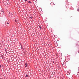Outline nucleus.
Here are the masks:
<instances>
[{"mask_svg":"<svg viewBox=\"0 0 79 79\" xmlns=\"http://www.w3.org/2000/svg\"><path fill=\"white\" fill-rule=\"evenodd\" d=\"M69 5H70V3L69 2H67L66 7L69 6Z\"/></svg>","mask_w":79,"mask_h":79,"instance_id":"obj_1","label":"nucleus"},{"mask_svg":"<svg viewBox=\"0 0 79 79\" xmlns=\"http://www.w3.org/2000/svg\"><path fill=\"white\" fill-rule=\"evenodd\" d=\"M51 5L52 6L54 5V2H51L50 3Z\"/></svg>","mask_w":79,"mask_h":79,"instance_id":"obj_2","label":"nucleus"},{"mask_svg":"<svg viewBox=\"0 0 79 79\" xmlns=\"http://www.w3.org/2000/svg\"><path fill=\"white\" fill-rule=\"evenodd\" d=\"M25 67H27L28 66V65H27V63H26L25 64Z\"/></svg>","mask_w":79,"mask_h":79,"instance_id":"obj_3","label":"nucleus"},{"mask_svg":"<svg viewBox=\"0 0 79 79\" xmlns=\"http://www.w3.org/2000/svg\"><path fill=\"white\" fill-rule=\"evenodd\" d=\"M59 56H61L62 55V54L61 53H59Z\"/></svg>","mask_w":79,"mask_h":79,"instance_id":"obj_4","label":"nucleus"},{"mask_svg":"<svg viewBox=\"0 0 79 79\" xmlns=\"http://www.w3.org/2000/svg\"><path fill=\"white\" fill-rule=\"evenodd\" d=\"M39 27L40 29H42V26H39Z\"/></svg>","mask_w":79,"mask_h":79,"instance_id":"obj_5","label":"nucleus"},{"mask_svg":"<svg viewBox=\"0 0 79 79\" xmlns=\"http://www.w3.org/2000/svg\"><path fill=\"white\" fill-rule=\"evenodd\" d=\"M28 3H30V4H31V2L30 1H28Z\"/></svg>","mask_w":79,"mask_h":79,"instance_id":"obj_6","label":"nucleus"},{"mask_svg":"<svg viewBox=\"0 0 79 79\" xmlns=\"http://www.w3.org/2000/svg\"><path fill=\"white\" fill-rule=\"evenodd\" d=\"M1 12H3V13H2V14H4V13L3 12V10H1Z\"/></svg>","mask_w":79,"mask_h":79,"instance_id":"obj_7","label":"nucleus"},{"mask_svg":"<svg viewBox=\"0 0 79 79\" xmlns=\"http://www.w3.org/2000/svg\"><path fill=\"white\" fill-rule=\"evenodd\" d=\"M77 10L79 12V8H78V9H77Z\"/></svg>","mask_w":79,"mask_h":79,"instance_id":"obj_8","label":"nucleus"},{"mask_svg":"<svg viewBox=\"0 0 79 79\" xmlns=\"http://www.w3.org/2000/svg\"><path fill=\"white\" fill-rule=\"evenodd\" d=\"M68 2V0H66L65 2L66 3H67Z\"/></svg>","mask_w":79,"mask_h":79,"instance_id":"obj_9","label":"nucleus"},{"mask_svg":"<svg viewBox=\"0 0 79 79\" xmlns=\"http://www.w3.org/2000/svg\"><path fill=\"white\" fill-rule=\"evenodd\" d=\"M28 76V75L26 74V76H25V77H27Z\"/></svg>","mask_w":79,"mask_h":79,"instance_id":"obj_10","label":"nucleus"},{"mask_svg":"<svg viewBox=\"0 0 79 79\" xmlns=\"http://www.w3.org/2000/svg\"><path fill=\"white\" fill-rule=\"evenodd\" d=\"M30 18L31 19H33V17H32V16H31V17H30Z\"/></svg>","mask_w":79,"mask_h":79,"instance_id":"obj_11","label":"nucleus"},{"mask_svg":"<svg viewBox=\"0 0 79 79\" xmlns=\"http://www.w3.org/2000/svg\"><path fill=\"white\" fill-rule=\"evenodd\" d=\"M66 66H64V68H66Z\"/></svg>","mask_w":79,"mask_h":79,"instance_id":"obj_12","label":"nucleus"},{"mask_svg":"<svg viewBox=\"0 0 79 79\" xmlns=\"http://www.w3.org/2000/svg\"><path fill=\"white\" fill-rule=\"evenodd\" d=\"M6 24H9V23H8V22H7Z\"/></svg>","mask_w":79,"mask_h":79,"instance_id":"obj_13","label":"nucleus"},{"mask_svg":"<svg viewBox=\"0 0 79 79\" xmlns=\"http://www.w3.org/2000/svg\"><path fill=\"white\" fill-rule=\"evenodd\" d=\"M2 68V65H0V68Z\"/></svg>","mask_w":79,"mask_h":79,"instance_id":"obj_14","label":"nucleus"},{"mask_svg":"<svg viewBox=\"0 0 79 79\" xmlns=\"http://www.w3.org/2000/svg\"><path fill=\"white\" fill-rule=\"evenodd\" d=\"M4 2L5 3H7L6 2Z\"/></svg>","mask_w":79,"mask_h":79,"instance_id":"obj_15","label":"nucleus"},{"mask_svg":"<svg viewBox=\"0 0 79 79\" xmlns=\"http://www.w3.org/2000/svg\"><path fill=\"white\" fill-rule=\"evenodd\" d=\"M15 22H17V20H15Z\"/></svg>","mask_w":79,"mask_h":79,"instance_id":"obj_16","label":"nucleus"},{"mask_svg":"<svg viewBox=\"0 0 79 79\" xmlns=\"http://www.w3.org/2000/svg\"><path fill=\"white\" fill-rule=\"evenodd\" d=\"M52 63H54V61H52Z\"/></svg>","mask_w":79,"mask_h":79,"instance_id":"obj_17","label":"nucleus"},{"mask_svg":"<svg viewBox=\"0 0 79 79\" xmlns=\"http://www.w3.org/2000/svg\"><path fill=\"white\" fill-rule=\"evenodd\" d=\"M77 75H79V73H77Z\"/></svg>","mask_w":79,"mask_h":79,"instance_id":"obj_18","label":"nucleus"},{"mask_svg":"<svg viewBox=\"0 0 79 79\" xmlns=\"http://www.w3.org/2000/svg\"><path fill=\"white\" fill-rule=\"evenodd\" d=\"M25 1H27V0H24Z\"/></svg>","mask_w":79,"mask_h":79,"instance_id":"obj_19","label":"nucleus"},{"mask_svg":"<svg viewBox=\"0 0 79 79\" xmlns=\"http://www.w3.org/2000/svg\"><path fill=\"white\" fill-rule=\"evenodd\" d=\"M6 1H8L9 0H6Z\"/></svg>","mask_w":79,"mask_h":79,"instance_id":"obj_20","label":"nucleus"},{"mask_svg":"<svg viewBox=\"0 0 79 79\" xmlns=\"http://www.w3.org/2000/svg\"><path fill=\"white\" fill-rule=\"evenodd\" d=\"M10 14V12H9V14Z\"/></svg>","mask_w":79,"mask_h":79,"instance_id":"obj_21","label":"nucleus"},{"mask_svg":"<svg viewBox=\"0 0 79 79\" xmlns=\"http://www.w3.org/2000/svg\"><path fill=\"white\" fill-rule=\"evenodd\" d=\"M78 69L79 70V67L78 68Z\"/></svg>","mask_w":79,"mask_h":79,"instance_id":"obj_22","label":"nucleus"},{"mask_svg":"<svg viewBox=\"0 0 79 79\" xmlns=\"http://www.w3.org/2000/svg\"><path fill=\"white\" fill-rule=\"evenodd\" d=\"M21 46L22 47V45H21Z\"/></svg>","mask_w":79,"mask_h":79,"instance_id":"obj_23","label":"nucleus"},{"mask_svg":"<svg viewBox=\"0 0 79 79\" xmlns=\"http://www.w3.org/2000/svg\"><path fill=\"white\" fill-rule=\"evenodd\" d=\"M65 6H66V5H65Z\"/></svg>","mask_w":79,"mask_h":79,"instance_id":"obj_24","label":"nucleus"},{"mask_svg":"<svg viewBox=\"0 0 79 79\" xmlns=\"http://www.w3.org/2000/svg\"><path fill=\"white\" fill-rule=\"evenodd\" d=\"M79 53V52H78V53Z\"/></svg>","mask_w":79,"mask_h":79,"instance_id":"obj_25","label":"nucleus"},{"mask_svg":"<svg viewBox=\"0 0 79 79\" xmlns=\"http://www.w3.org/2000/svg\"><path fill=\"white\" fill-rule=\"evenodd\" d=\"M56 56H58V55H56Z\"/></svg>","mask_w":79,"mask_h":79,"instance_id":"obj_26","label":"nucleus"},{"mask_svg":"<svg viewBox=\"0 0 79 79\" xmlns=\"http://www.w3.org/2000/svg\"><path fill=\"white\" fill-rule=\"evenodd\" d=\"M78 52H79V51H78Z\"/></svg>","mask_w":79,"mask_h":79,"instance_id":"obj_27","label":"nucleus"}]
</instances>
